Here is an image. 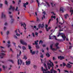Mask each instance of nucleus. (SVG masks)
<instances>
[{"mask_svg":"<svg viewBox=\"0 0 73 73\" xmlns=\"http://www.w3.org/2000/svg\"><path fill=\"white\" fill-rule=\"evenodd\" d=\"M51 4L52 5V7H53L54 6L53 5V3H51Z\"/></svg>","mask_w":73,"mask_h":73,"instance_id":"obj_61","label":"nucleus"},{"mask_svg":"<svg viewBox=\"0 0 73 73\" xmlns=\"http://www.w3.org/2000/svg\"><path fill=\"white\" fill-rule=\"evenodd\" d=\"M19 33L21 35H22L23 34V33H21L20 32V31H19Z\"/></svg>","mask_w":73,"mask_h":73,"instance_id":"obj_47","label":"nucleus"},{"mask_svg":"<svg viewBox=\"0 0 73 73\" xmlns=\"http://www.w3.org/2000/svg\"><path fill=\"white\" fill-rule=\"evenodd\" d=\"M53 73V72H50L49 71H48L47 72H45V73Z\"/></svg>","mask_w":73,"mask_h":73,"instance_id":"obj_35","label":"nucleus"},{"mask_svg":"<svg viewBox=\"0 0 73 73\" xmlns=\"http://www.w3.org/2000/svg\"><path fill=\"white\" fill-rule=\"evenodd\" d=\"M64 9V8L63 7H61L60 8V11H62V12H64V10L63 9Z\"/></svg>","mask_w":73,"mask_h":73,"instance_id":"obj_17","label":"nucleus"},{"mask_svg":"<svg viewBox=\"0 0 73 73\" xmlns=\"http://www.w3.org/2000/svg\"><path fill=\"white\" fill-rule=\"evenodd\" d=\"M53 72H54V73H57V71H56V70H54L53 71Z\"/></svg>","mask_w":73,"mask_h":73,"instance_id":"obj_64","label":"nucleus"},{"mask_svg":"<svg viewBox=\"0 0 73 73\" xmlns=\"http://www.w3.org/2000/svg\"><path fill=\"white\" fill-rule=\"evenodd\" d=\"M69 73H73V72L71 70V71H69Z\"/></svg>","mask_w":73,"mask_h":73,"instance_id":"obj_63","label":"nucleus"},{"mask_svg":"<svg viewBox=\"0 0 73 73\" xmlns=\"http://www.w3.org/2000/svg\"><path fill=\"white\" fill-rule=\"evenodd\" d=\"M0 48H1V49H4V47L2 46H0Z\"/></svg>","mask_w":73,"mask_h":73,"instance_id":"obj_60","label":"nucleus"},{"mask_svg":"<svg viewBox=\"0 0 73 73\" xmlns=\"http://www.w3.org/2000/svg\"><path fill=\"white\" fill-rule=\"evenodd\" d=\"M58 18H57L56 19V21H57V22L56 23V24H58Z\"/></svg>","mask_w":73,"mask_h":73,"instance_id":"obj_46","label":"nucleus"},{"mask_svg":"<svg viewBox=\"0 0 73 73\" xmlns=\"http://www.w3.org/2000/svg\"><path fill=\"white\" fill-rule=\"evenodd\" d=\"M5 25H8V23H7V22H5Z\"/></svg>","mask_w":73,"mask_h":73,"instance_id":"obj_44","label":"nucleus"},{"mask_svg":"<svg viewBox=\"0 0 73 73\" xmlns=\"http://www.w3.org/2000/svg\"><path fill=\"white\" fill-rule=\"evenodd\" d=\"M23 4L24 7H25V8H27V7H26V6L27 5H28V2H27L26 3H23Z\"/></svg>","mask_w":73,"mask_h":73,"instance_id":"obj_14","label":"nucleus"},{"mask_svg":"<svg viewBox=\"0 0 73 73\" xmlns=\"http://www.w3.org/2000/svg\"><path fill=\"white\" fill-rule=\"evenodd\" d=\"M3 28L4 31H5L7 29V27H4Z\"/></svg>","mask_w":73,"mask_h":73,"instance_id":"obj_48","label":"nucleus"},{"mask_svg":"<svg viewBox=\"0 0 73 73\" xmlns=\"http://www.w3.org/2000/svg\"><path fill=\"white\" fill-rule=\"evenodd\" d=\"M21 26H23V28H24L25 30L27 29V28H26V27H27V25H26L25 23H21Z\"/></svg>","mask_w":73,"mask_h":73,"instance_id":"obj_4","label":"nucleus"},{"mask_svg":"<svg viewBox=\"0 0 73 73\" xmlns=\"http://www.w3.org/2000/svg\"><path fill=\"white\" fill-rule=\"evenodd\" d=\"M38 33H37V32H36L35 33V35H36V36H38Z\"/></svg>","mask_w":73,"mask_h":73,"instance_id":"obj_34","label":"nucleus"},{"mask_svg":"<svg viewBox=\"0 0 73 73\" xmlns=\"http://www.w3.org/2000/svg\"><path fill=\"white\" fill-rule=\"evenodd\" d=\"M7 3H8V2H7V1H5V4H6V5H7Z\"/></svg>","mask_w":73,"mask_h":73,"instance_id":"obj_49","label":"nucleus"},{"mask_svg":"<svg viewBox=\"0 0 73 73\" xmlns=\"http://www.w3.org/2000/svg\"><path fill=\"white\" fill-rule=\"evenodd\" d=\"M23 59H25V60H26L27 59V56H26L25 55L23 56Z\"/></svg>","mask_w":73,"mask_h":73,"instance_id":"obj_20","label":"nucleus"},{"mask_svg":"<svg viewBox=\"0 0 73 73\" xmlns=\"http://www.w3.org/2000/svg\"><path fill=\"white\" fill-rule=\"evenodd\" d=\"M42 42H43L42 41V40H40V41H39V44H41H41H42Z\"/></svg>","mask_w":73,"mask_h":73,"instance_id":"obj_40","label":"nucleus"},{"mask_svg":"<svg viewBox=\"0 0 73 73\" xmlns=\"http://www.w3.org/2000/svg\"><path fill=\"white\" fill-rule=\"evenodd\" d=\"M48 63H47V65L50 66V67H52V69H53V66H54V64H53V65H51V63H49V61H48Z\"/></svg>","mask_w":73,"mask_h":73,"instance_id":"obj_6","label":"nucleus"},{"mask_svg":"<svg viewBox=\"0 0 73 73\" xmlns=\"http://www.w3.org/2000/svg\"><path fill=\"white\" fill-rule=\"evenodd\" d=\"M21 0H19V4L20 3H21Z\"/></svg>","mask_w":73,"mask_h":73,"instance_id":"obj_57","label":"nucleus"},{"mask_svg":"<svg viewBox=\"0 0 73 73\" xmlns=\"http://www.w3.org/2000/svg\"><path fill=\"white\" fill-rule=\"evenodd\" d=\"M35 45H37L38 44V43H37V42H38V40H37L36 41H35Z\"/></svg>","mask_w":73,"mask_h":73,"instance_id":"obj_22","label":"nucleus"},{"mask_svg":"<svg viewBox=\"0 0 73 73\" xmlns=\"http://www.w3.org/2000/svg\"><path fill=\"white\" fill-rule=\"evenodd\" d=\"M14 37L15 38V39H17V37L15 35H14Z\"/></svg>","mask_w":73,"mask_h":73,"instance_id":"obj_39","label":"nucleus"},{"mask_svg":"<svg viewBox=\"0 0 73 73\" xmlns=\"http://www.w3.org/2000/svg\"><path fill=\"white\" fill-rule=\"evenodd\" d=\"M44 67H45V68L46 69H47V67L46 66V64L45 63H44Z\"/></svg>","mask_w":73,"mask_h":73,"instance_id":"obj_23","label":"nucleus"},{"mask_svg":"<svg viewBox=\"0 0 73 73\" xmlns=\"http://www.w3.org/2000/svg\"><path fill=\"white\" fill-rule=\"evenodd\" d=\"M19 60L20 63V62H19V65H21L22 63H23V65H24V62H23V61L22 60H21L20 59H19Z\"/></svg>","mask_w":73,"mask_h":73,"instance_id":"obj_9","label":"nucleus"},{"mask_svg":"<svg viewBox=\"0 0 73 73\" xmlns=\"http://www.w3.org/2000/svg\"><path fill=\"white\" fill-rule=\"evenodd\" d=\"M53 69H51L50 70V72L51 73H53Z\"/></svg>","mask_w":73,"mask_h":73,"instance_id":"obj_54","label":"nucleus"},{"mask_svg":"<svg viewBox=\"0 0 73 73\" xmlns=\"http://www.w3.org/2000/svg\"><path fill=\"white\" fill-rule=\"evenodd\" d=\"M59 44L58 43H56V44H55V46L56 47L58 46V45Z\"/></svg>","mask_w":73,"mask_h":73,"instance_id":"obj_24","label":"nucleus"},{"mask_svg":"<svg viewBox=\"0 0 73 73\" xmlns=\"http://www.w3.org/2000/svg\"><path fill=\"white\" fill-rule=\"evenodd\" d=\"M4 56H5V54L4 53H1L0 54V57L1 58H3Z\"/></svg>","mask_w":73,"mask_h":73,"instance_id":"obj_12","label":"nucleus"},{"mask_svg":"<svg viewBox=\"0 0 73 73\" xmlns=\"http://www.w3.org/2000/svg\"><path fill=\"white\" fill-rule=\"evenodd\" d=\"M9 17L10 18H11V23H13V22H14V19H13L12 17H12V16L10 15Z\"/></svg>","mask_w":73,"mask_h":73,"instance_id":"obj_8","label":"nucleus"},{"mask_svg":"<svg viewBox=\"0 0 73 73\" xmlns=\"http://www.w3.org/2000/svg\"><path fill=\"white\" fill-rule=\"evenodd\" d=\"M67 16H68V14H66V15H64V17L65 19H67Z\"/></svg>","mask_w":73,"mask_h":73,"instance_id":"obj_25","label":"nucleus"},{"mask_svg":"<svg viewBox=\"0 0 73 73\" xmlns=\"http://www.w3.org/2000/svg\"><path fill=\"white\" fill-rule=\"evenodd\" d=\"M40 57L41 58H43V57H44V55H43V54H42L40 56Z\"/></svg>","mask_w":73,"mask_h":73,"instance_id":"obj_53","label":"nucleus"},{"mask_svg":"<svg viewBox=\"0 0 73 73\" xmlns=\"http://www.w3.org/2000/svg\"><path fill=\"white\" fill-rule=\"evenodd\" d=\"M13 44L14 45V46H15L16 48V43L14 42H13Z\"/></svg>","mask_w":73,"mask_h":73,"instance_id":"obj_45","label":"nucleus"},{"mask_svg":"<svg viewBox=\"0 0 73 73\" xmlns=\"http://www.w3.org/2000/svg\"><path fill=\"white\" fill-rule=\"evenodd\" d=\"M32 35L33 36V37H35V33H32Z\"/></svg>","mask_w":73,"mask_h":73,"instance_id":"obj_51","label":"nucleus"},{"mask_svg":"<svg viewBox=\"0 0 73 73\" xmlns=\"http://www.w3.org/2000/svg\"><path fill=\"white\" fill-rule=\"evenodd\" d=\"M19 53V56H20V55H21V50L20 51Z\"/></svg>","mask_w":73,"mask_h":73,"instance_id":"obj_41","label":"nucleus"},{"mask_svg":"<svg viewBox=\"0 0 73 73\" xmlns=\"http://www.w3.org/2000/svg\"><path fill=\"white\" fill-rule=\"evenodd\" d=\"M46 56L48 57H50V54L49 53L47 52L46 54Z\"/></svg>","mask_w":73,"mask_h":73,"instance_id":"obj_16","label":"nucleus"},{"mask_svg":"<svg viewBox=\"0 0 73 73\" xmlns=\"http://www.w3.org/2000/svg\"><path fill=\"white\" fill-rule=\"evenodd\" d=\"M7 43L8 44H7V46L8 48H9V47L11 46V45L10 44H11L10 41L8 40L7 42Z\"/></svg>","mask_w":73,"mask_h":73,"instance_id":"obj_10","label":"nucleus"},{"mask_svg":"<svg viewBox=\"0 0 73 73\" xmlns=\"http://www.w3.org/2000/svg\"><path fill=\"white\" fill-rule=\"evenodd\" d=\"M51 18H54V19H56V16H54V17L53 16H52L51 17Z\"/></svg>","mask_w":73,"mask_h":73,"instance_id":"obj_42","label":"nucleus"},{"mask_svg":"<svg viewBox=\"0 0 73 73\" xmlns=\"http://www.w3.org/2000/svg\"><path fill=\"white\" fill-rule=\"evenodd\" d=\"M9 61L10 62H12L13 64L14 62H13V61L12 60H9Z\"/></svg>","mask_w":73,"mask_h":73,"instance_id":"obj_28","label":"nucleus"},{"mask_svg":"<svg viewBox=\"0 0 73 73\" xmlns=\"http://www.w3.org/2000/svg\"><path fill=\"white\" fill-rule=\"evenodd\" d=\"M49 62H50V64H51L52 65H53V63L52 62H51V61H50V60H49Z\"/></svg>","mask_w":73,"mask_h":73,"instance_id":"obj_38","label":"nucleus"},{"mask_svg":"<svg viewBox=\"0 0 73 73\" xmlns=\"http://www.w3.org/2000/svg\"><path fill=\"white\" fill-rule=\"evenodd\" d=\"M46 69H43V70H42V71H43V73H45V72H46V70H47L48 68H46Z\"/></svg>","mask_w":73,"mask_h":73,"instance_id":"obj_18","label":"nucleus"},{"mask_svg":"<svg viewBox=\"0 0 73 73\" xmlns=\"http://www.w3.org/2000/svg\"><path fill=\"white\" fill-rule=\"evenodd\" d=\"M51 21V19H49V20L48 21V23L49 24V23H50V22Z\"/></svg>","mask_w":73,"mask_h":73,"instance_id":"obj_58","label":"nucleus"},{"mask_svg":"<svg viewBox=\"0 0 73 73\" xmlns=\"http://www.w3.org/2000/svg\"><path fill=\"white\" fill-rule=\"evenodd\" d=\"M70 11L71 12H72L71 14V16H72L73 13V10H70Z\"/></svg>","mask_w":73,"mask_h":73,"instance_id":"obj_29","label":"nucleus"},{"mask_svg":"<svg viewBox=\"0 0 73 73\" xmlns=\"http://www.w3.org/2000/svg\"><path fill=\"white\" fill-rule=\"evenodd\" d=\"M38 27L39 28H40L41 27V25L40 24H39V25H38Z\"/></svg>","mask_w":73,"mask_h":73,"instance_id":"obj_32","label":"nucleus"},{"mask_svg":"<svg viewBox=\"0 0 73 73\" xmlns=\"http://www.w3.org/2000/svg\"><path fill=\"white\" fill-rule=\"evenodd\" d=\"M44 27V24H42L41 25V27L42 28H43Z\"/></svg>","mask_w":73,"mask_h":73,"instance_id":"obj_33","label":"nucleus"},{"mask_svg":"<svg viewBox=\"0 0 73 73\" xmlns=\"http://www.w3.org/2000/svg\"><path fill=\"white\" fill-rule=\"evenodd\" d=\"M15 9V7H12V6H11L10 8H9V10L10 11H14Z\"/></svg>","mask_w":73,"mask_h":73,"instance_id":"obj_11","label":"nucleus"},{"mask_svg":"<svg viewBox=\"0 0 73 73\" xmlns=\"http://www.w3.org/2000/svg\"><path fill=\"white\" fill-rule=\"evenodd\" d=\"M45 28H48V25H45Z\"/></svg>","mask_w":73,"mask_h":73,"instance_id":"obj_62","label":"nucleus"},{"mask_svg":"<svg viewBox=\"0 0 73 73\" xmlns=\"http://www.w3.org/2000/svg\"><path fill=\"white\" fill-rule=\"evenodd\" d=\"M45 3L47 5H48V7H50V5H49V3H48V2H45Z\"/></svg>","mask_w":73,"mask_h":73,"instance_id":"obj_27","label":"nucleus"},{"mask_svg":"<svg viewBox=\"0 0 73 73\" xmlns=\"http://www.w3.org/2000/svg\"><path fill=\"white\" fill-rule=\"evenodd\" d=\"M22 48L23 50H26V47H25V46H23L22 47Z\"/></svg>","mask_w":73,"mask_h":73,"instance_id":"obj_19","label":"nucleus"},{"mask_svg":"<svg viewBox=\"0 0 73 73\" xmlns=\"http://www.w3.org/2000/svg\"><path fill=\"white\" fill-rule=\"evenodd\" d=\"M20 42L21 44L23 45L27 46V43L23 39H21L20 41Z\"/></svg>","mask_w":73,"mask_h":73,"instance_id":"obj_2","label":"nucleus"},{"mask_svg":"<svg viewBox=\"0 0 73 73\" xmlns=\"http://www.w3.org/2000/svg\"><path fill=\"white\" fill-rule=\"evenodd\" d=\"M53 44H52L50 45V49L52 50H57V49H55L53 48Z\"/></svg>","mask_w":73,"mask_h":73,"instance_id":"obj_7","label":"nucleus"},{"mask_svg":"<svg viewBox=\"0 0 73 73\" xmlns=\"http://www.w3.org/2000/svg\"><path fill=\"white\" fill-rule=\"evenodd\" d=\"M59 34L60 35H62L61 36L62 37V38L63 39L64 41H65V39H66V36L65 35V34L63 33H59Z\"/></svg>","mask_w":73,"mask_h":73,"instance_id":"obj_3","label":"nucleus"},{"mask_svg":"<svg viewBox=\"0 0 73 73\" xmlns=\"http://www.w3.org/2000/svg\"><path fill=\"white\" fill-rule=\"evenodd\" d=\"M15 32L16 33V35L18 36H19V34L17 33V30L15 31Z\"/></svg>","mask_w":73,"mask_h":73,"instance_id":"obj_31","label":"nucleus"},{"mask_svg":"<svg viewBox=\"0 0 73 73\" xmlns=\"http://www.w3.org/2000/svg\"><path fill=\"white\" fill-rule=\"evenodd\" d=\"M63 65L64 66H66V64L64 62H63Z\"/></svg>","mask_w":73,"mask_h":73,"instance_id":"obj_36","label":"nucleus"},{"mask_svg":"<svg viewBox=\"0 0 73 73\" xmlns=\"http://www.w3.org/2000/svg\"><path fill=\"white\" fill-rule=\"evenodd\" d=\"M47 66H48V69H50V66L47 65Z\"/></svg>","mask_w":73,"mask_h":73,"instance_id":"obj_59","label":"nucleus"},{"mask_svg":"<svg viewBox=\"0 0 73 73\" xmlns=\"http://www.w3.org/2000/svg\"><path fill=\"white\" fill-rule=\"evenodd\" d=\"M26 65H30V64H31V61H26Z\"/></svg>","mask_w":73,"mask_h":73,"instance_id":"obj_15","label":"nucleus"},{"mask_svg":"<svg viewBox=\"0 0 73 73\" xmlns=\"http://www.w3.org/2000/svg\"><path fill=\"white\" fill-rule=\"evenodd\" d=\"M2 67L3 68V70H5V66H4L3 65L2 66Z\"/></svg>","mask_w":73,"mask_h":73,"instance_id":"obj_56","label":"nucleus"},{"mask_svg":"<svg viewBox=\"0 0 73 73\" xmlns=\"http://www.w3.org/2000/svg\"><path fill=\"white\" fill-rule=\"evenodd\" d=\"M35 46L36 49H39V48H40V47L39 46H38V44L36 45Z\"/></svg>","mask_w":73,"mask_h":73,"instance_id":"obj_21","label":"nucleus"},{"mask_svg":"<svg viewBox=\"0 0 73 73\" xmlns=\"http://www.w3.org/2000/svg\"><path fill=\"white\" fill-rule=\"evenodd\" d=\"M1 19H3V18H6V15H5L4 13H2L1 16Z\"/></svg>","mask_w":73,"mask_h":73,"instance_id":"obj_5","label":"nucleus"},{"mask_svg":"<svg viewBox=\"0 0 73 73\" xmlns=\"http://www.w3.org/2000/svg\"><path fill=\"white\" fill-rule=\"evenodd\" d=\"M9 33V31H7V35H8Z\"/></svg>","mask_w":73,"mask_h":73,"instance_id":"obj_50","label":"nucleus"},{"mask_svg":"<svg viewBox=\"0 0 73 73\" xmlns=\"http://www.w3.org/2000/svg\"><path fill=\"white\" fill-rule=\"evenodd\" d=\"M28 46L29 47V49H30V52L31 53V54L32 55L35 54V51H34L33 52V50H31V48H32V47H31V46H30L29 45H28Z\"/></svg>","mask_w":73,"mask_h":73,"instance_id":"obj_1","label":"nucleus"},{"mask_svg":"<svg viewBox=\"0 0 73 73\" xmlns=\"http://www.w3.org/2000/svg\"><path fill=\"white\" fill-rule=\"evenodd\" d=\"M64 73H69V71H67V70H64Z\"/></svg>","mask_w":73,"mask_h":73,"instance_id":"obj_43","label":"nucleus"},{"mask_svg":"<svg viewBox=\"0 0 73 73\" xmlns=\"http://www.w3.org/2000/svg\"><path fill=\"white\" fill-rule=\"evenodd\" d=\"M58 41H60V42H62L63 41V40L62 39H58Z\"/></svg>","mask_w":73,"mask_h":73,"instance_id":"obj_30","label":"nucleus"},{"mask_svg":"<svg viewBox=\"0 0 73 73\" xmlns=\"http://www.w3.org/2000/svg\"><path fill=\"white\" fill-rule=\"evenodd\" d=\"M58 59H60V60H61V56H58Z\"/></svg>","mask_w":73,"mask_h":73,"instance_id":"obj_37","label":"nucleus"},{"mask_svg":"<svg viewBox=\"0 0 73 73\" xmlns=\"http://www.w3.org/2000/svg\"><path fill=\"white\" fill-rule=\"evenodd\" d=\"M66 66L68 68L70 69V68H72V65H70V64L68 63L67 65H66Z\"/></svg>","mask_w":73,"mask_h":73,"instance_id":"obj_13","label":"nucleus"},{"mask_svg":"<svg viewBox=\"0 0 73 73\" xmlns=\"http://www.w3.org/2000/svg\"><path fill=\"white\" fill-rule=\"evenodd\" d=\"M46 30V31H47V32H48L49 30H48V28H45Z\"/></svg>","mask_w":73,"mask_h":73,"instance_id":"obj_52","label":"nucleus"},{"mask_svg":"<svg viewBox=\"0 0 73 73\" xmlns=\"http://www.w3.org/2000/svg\"><path fill=\"white\" fill-rule=\"evenodd\" d=\"M17 59H18V64L19 65V54H17Z\"/></svg>","mask_w":73,"mask_h":73,"instance_id":"obj_26","label":"nucleus"},{"mask_svg":"<svg viewBox=\"0 0 73 73\" xmlns=\"http://www.w3.org/2000/svg\"><path fill=\"white\" fill-rule=\"evenodd\" d=\"M34 68H37V66H36V65H34Z\"/></svg>","mask_w":73,"mask_h":73,"instance_id":"obj_55","label":"nucleus"}]
</instances>
